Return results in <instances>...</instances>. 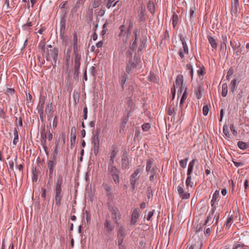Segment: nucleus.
<instances>
[{
  "label": "nucleus",
  "instance_id": "nucleus-26",
  "mask_svg": "<svg viewBox=\"0 0 249 249\" xmlns=\"http://www.w3.org/2000/svg\"><path fill=\"white\" fill-rule=\"evenodd\" d=\"M115 0H105L104 5L107 8H110L111 6L115 7L118 1L114 2Z\"/></svg>",
  "mask_w": 249,
  "mask_h": 249
},
{
  "label": "nucleus",
  "instance_id": "nucleus-56",
  "mask_svg": "<svg viewBox=\"0 0 249 249\" xmlns=\"http://www.w3.org/2000/svg\"><path fill=\"white\" fill-rule=\"evenodd\" d=\"M237 101H239L240 102H242V98H243V92H240L237 95Z\"/></svg>",
  "mask_w": 249,
  "mask_h": 249
},
{
  "label": "nucleus",
  "instance_id": "nucleus-2",
  "mask_svg": "<svg viewBox=\"0 0 249 249\" xmlns=\"http://www.w3.org/2000/svg\"><path fill=\"white\" fill-rule=\"evenodd\" d=\"M184 80L183 76L182 75H178L176 79L175 83L174 84L173 87L171 89V92L173 95V99L175 98L176 94V89H178V99L181 95V99L180 101L179 106L181 107L184 101L187 99V88L185 87L183 84Z\"/></svg>",
  "mask_w": 249,
  "mask_h": 249
},
{
  "label": "nucleus",
  "instance_id": "nucleus-38",
  "mask_svg": "<svg viewBox=\"0 0 249 249\" xmlns=\"http://www.w3.org/2000/svg\"><path fill=\"white\" fill-rule=\"evenodd\" d=\"M230 88L231 91L233 93L236 89V80H232L230 84Z\"/></svg>",
  "mask_w": 249,
  "mask_h": 249
},
{
  "label": "nucleus",
  "instance_id": "nucleus-31",
  "mask_svg": "<svg viewBox=\"0 0 249 249\" xmlns=\"http://www.w3.org/2000/svg\"><path fill=\"white\" fill-rule=\"evenodd\" d=\"M56 165V162L50 160L48 162V166L49 170V175H52L53 173V168Z\"/></svg>",
  "mask_w": 249,
  "mask_h": 249
},
{
  "label": "nucleus",
  "instance_id": "nucleus-42",
  "mask_svg": "<svg viewBox=\"0 0 249 249\" xmlns=\"http://www.w3.org/2000/svg\"><path fill=\"white\" fill-rule=\"evenodd\" d=\"M233 215H229L228 218L227 219L226 222V225L227 227H228V228L231 226V224L232 223V220H233Z\"/></svg>",
  "mask_w": 249,
  "mask_h": 249
},
{
  "label": "nucleus",
  "instance_id": "nucleus-16",
  "mask_svg": "<svg viewBox=\"0 0 249 249\" xmlns=\"http://www.w3.org/2000/svg\"><path fill=\"white\" fill-rule=\"evenodd\" d=\"M103 186L105 190L107 196L108 198H112L113 197V193L111 186L105 183L103 184Z\"/></svg>",
  "mask_w": 249,
  "mask_h": 249
},
{
  "label": "nucleus",
  "instance_id": "nucleus-58",
  "mask_svg": "<svg viewBox=\"0 0 249 249\" xmlns=\"http://www.w3.org/2000/svg\"><path fill=\"white\" fill-rule=\"evenodd\" d=\"M230 129H231V131L232 132L233 135L236 136L237 135V132L235 130V128L233 124L231 125Z\"/></svg>",
  "mask_w": 249,
  "mask_h": 249
},
{
  "label": "nucleus",
  "instance_id": "nucleus-6",
  "mask_svg": "<svg viewBox=\"0 0 249 249\" xmlns=\"http://www.w3.org/2000/svg\"><path fill=\"white\" fill-rule=\"evenodd\" d=\"M48 134L47 135L46 132H45V127H42L41 128V142L42 146L44 150L46 151L47 147L46 145V139H48L49 141H51L53 139V134L50 132V130L48 131Z\"/></svg>",
  "mask_w": 249,
  "mask_h": 249
},
{
  "label": "nucleus",
  "instance_id": "nucleus-15",
  "mask_svg": "<svg viewBox=\"0 0 249 249\" xmlns=\"http://www.w3.org/2000/svg\"><path fill=\"white\" fill-rule=\"evenodd\" d=\"M137 63L129 61L126 64V72L127 74H129L130 72L134 71V69L137 67Z\"/></svg>",
  "mask_w": 249,
  "mask_h": 249
},
{
  "label": "nucleus",
  "instance_id": "nucleus-8",
  "mask_svg": "<svg viewBox=\"0 0 249 249\" xmlns=\"http://www.w3.org/2000/svg\"><path fill=\"white\" fill-rule=\"evenodd\" d=\"M183 182H182L181 184L178 185L177 187L178 193L179 197L182 199H187L190 197V194L188 191L185 192L184 188Z\"/></svg>",
  "mask_w": 249,
  "mask_h": 249
},
{
  "label": "nucleus",
  "instance_id": "nucleus-60",
  "mask_svg": "<svg viewBox=\"0 0 249 249\" xmlns=\"http://www.w3.org/2000/svg\"><path fill=\"white\" fill-rule=\"evenodd\" d=\"M128 161L126 160H122V167L123 168H126L128 166Z\"/></svg>",
  "mask_w": 249,
  "mask_h": 249
},
{
  "label": "nucleus",
  "instance_id": "nucleus-44",
  "mask_svg": "<svg viewBox=\"0 0 249 249\" xmlns=\"http://www.w3.org/2000/svg\"><path fill=\"white\" fill-rule=\"evenodd\" d=\"M128 74L124 73V75L122 76L121 79H120V83L122 84V86L124 85V84L125 83L126 81L128 78Z\"/></svg>",
  "mask_w": 249,
  "mask_h": 249
},
{
  "label": "nucleus",
  "instance_id": "nucleus-57",
  "mask_svg": "<svg viewBox=\"0 0 249 249\" xmlns=\"http://www.w3.org/2000/svg\"><path fill=\"white\" fill-rule=\"evenodd\" d=\"M74 63H75V66H74L75 72L78 73V71L80 69V62H74Z\"/></svg>",
  "mask_w": 249,
  "mask_h": 249
},
{
  "label": "nucleus",
  "instance_id": "nucleus-33",
  "mask_svg": "<svg viewBox=\"0 0 249 249\" xmlns=\"http://www.w3.org/2000/svg\"><path fill=\"white\" fill-rule=\"evenodd\" d=\"M145 9L143 6H141L138 10V17L140 20H142L145 14Z\"/></svg>",
  "mask_w": 249,
  "mask_h": 249
},
{
  "label": "nucleus",
  "instance_id": "nucleus-53",
  "mask_svg": "<svg viewBox=\"0 0 249 249\" xmlns=\"http://www.w3.org/2000/svg\"><path fill=\"white\" fill-rule=\"evenodd\" d=\"M150 127V124L149 123H145L142 125V129L144 131H147Z\"/></svg>",
  "mask_w": 249,
  "mask_h": 249
},
{
  "label": "nucleus",
  "instance_id": "nucleus-43",
  "mask_svg": "<svg viewBox=\"0 0 249 249\" xmlns=\"http://www.w3.org/2000/svg\"><path fill=\"white\" fill-rule=\"evenodd\" d=\"M178 21V16L174 13L172 16V24L173 25V27H175Z\"/></svg>",
  "mask_w": 249,
  "mask_h": 249
},
{
  "label": "nucleus",
  "instance_id": "nucleus-52",
  "mask_svg": "<svg viewBox=\"0 0 249 249\" xmlns=\"http://www.w3.org/2000/svg\"><path fill=\"white\" fill-rule=\"evenodd\" d=\"M101 3V0H94L92 4V8H96L98 7Z\"/></svg>",
  "mask_w": 249,
  "mask_h": 249
},
{
  "label": "nucleus",
  "instance_id": "nucleus-3",
  "mask_svg": "<svg viewBox=\"0 0 249 249\" xmlns=\"http://www.w3.org/2000/svg\"><path fill=\"white\" fill-rule=\"evenodd\" d=\"M133 26V23L131 18L127 19L126 21L124 20V24L120 26L118 36L124 43H126L130 36Z\"/></svg>",
  "mask_w": 249,
  "mask_h": 249
},
{
  "label": "nucleus",
  "instance_id": "nucleus-29",
  "mask_svg": "<svg viewBox=\"0 0 249 249\" xmlns=\"http://www.w3.org/2000/svg\"><path fill=\"white\" fill-rule=\"evenodd\" d=\"M192 175H187V177L185 182L187 189L189 190V187L192 188L194 187V183L192 181Z\"/></svg>",
  "mask_w": 249,
  "mask_h": 249
},
{
  "label": "nucleus",
  "instance_id": "nucleus-35",
  "mask_svg": "<svg viewBox=\"0 0 249 249\" xmlns=\"http://www.w3.org/2000/svg\"><path fill=\"white\" fill-rule=\"evenodd\" d=\"M13 133H14V140L13 141V143L14 145H16L17 144V143L18 142V140H19L18 132L17 131V128H15L14 129Z\"/></svg>",
  "mask_w": 249,
  "mask_h": 249
},
{
  "label": "nucleus",
  "instance_id": "nucleus-37",
  "mask_svg": "<svg viewBox=\"0 0 249 249\" xmlns=\"http://www.w3.org/2000/svg\"><path fill=\"white\" fill-rule=\"evenodd\" d=\"M195 8L191 7L190 9V15L189 17V21L191 22H192L194 21V18H195Z\"/></svg>",
  "mask_w": 249,
  "mask_h": 249
},
{
  "label": "nucleus",
  "instance_id": "nucleus-1",
  "mask_svg": "<svg viewBox=\"0 0 249 249\" xmlns=\"http://www.w3.org/2000/svg\"><path fill=\"white\" fill-rule=\"evenodd\" d=\"M38 49L42 54L44 58L54 68L56 66V60L58 57V50L56 48L53 47L51 45L45 46V43L42 41L38 45Z\"/></svg>",
  "mask_w": 249,
  "mask_h": 249
},
{
  "label": "nucleus",
  "instance_id": "nucleus-34",
  "mask_svg": "<svg viewBox=\"0 0 249 249\" xmlns=\"http://www.w3.org/2000/svg\"><path fill=\"white\" fill-rule=\"evenodd\" d=\"M76 139V129L74 127H73L71 129V144H72L73 142H75Z\"/></svg>",
  "mask_w": 249,
  "mask_h": 249
},
{
  "label": "nucleus",
  "instance_id": "nucleus-41",
  "mask_svg": "<svg viewBox=\"0 0 249 249\" xmlns=\"http://www.w3.org/2000/svg\"><path fill=\"white\" fill-rule=\"evenodd\" d=\"M188 160H189V158H186L183 160H181L179 161V164H180V166L183 168H185L186 167V165H187V162L188 161Z\"/></svg>",
  "mask_w": 249,
  "mask_h": 249
},
{
  "label": "nucleus",
  "instance_id": "nucleus-19",
  "mask_svg": "<svg viewBox=\"0 0 249 249\" xmlns=\"http://www.w3.org/2000/svg\"><path fill=\"white\" fill-rule=\"evenodd\" d=\"M154 160L153 159H149L146 161V172L147 174L151 173L152 168L155 165H153Z\"/></svg>",
  "mask_w": 249,
  "mask_h": 249
},
{
  "label": "nucleus",
  "instance_id": "nucleus-63",
  "mask_svg": "<svg viewBox=\"0 0 249 249\" xmlns=\"http://www.w3.org/2000/svg\"><path fill=\"white\" fill-rule=\"evenodd\" d=\"M57 125V118L55 116L53 119V128L54 129L56 127Z\"/></svg>",
  "mask_w": 249,
  "mask_h": 249
},
{
  "label": "nucleus",
  "instance_id": "nucleus-25",
  "mask_svg": "<svg viewBox=\"0 0 249 249\" xmlns=\"http://www.w3.org/2000/svg\"><path fill=\"white\" fill-rule=\"evenodd\" d=\"M146 42L147 38L145 36H142L140 38V44L138 48V51H142L145 48Z\"/></svg>",
  "mask_w": 249,
  "mask_h": 249
},
{
  "label": "nucleus",
  "instance_id": "nucleus-45",
  "mask_svg": "<svg viewBox=\"0 0 249 249\" xmlns=\"http://www.w3.org/2000/svg\"><path fill=\"white\" fill-rule=\"evenodd\" d=\"M237 145L238 147L241 149H245L247 148L248 147V146L245 142L242 141H239L238 142Z\"/></svg>",
  "mask_w": 249,
  "mask_h": 249
},
{
  "label": "nucleus",
  "instance_id": "nucleus-4",
  "mask_svg": "<svg viewBox=\"0 0 249 249\" xmlns=\"http://www.w3.org/2000/svg\"><path fill=\"white\" fill-rule=\"evenodd\" d=\"M63 182V178L62 176L59 175L57 179L54 190L55 193V202L58 206H60L61 204V199L63 197L62 192L61 185Z\"/></svg>",
  "mask_w": 249,
  "mask_h": 249
},
{
  "label": "nucleus",
  "instance_id": "nucleus-62",
  "mask_svg": "<svg viewBox=\"0 0 249 249\" xmlns=\"http://www.w3.org/2000/svg\"><path fill=\"white\" fill-rule=\"evenodd\" d=\"M148 8H149L150 12L153 13L154 12V6L153 3H149L148 5Z\"/></svg>",
  "mask_w": 249,
  "mask_h": 249
},
{
  "label": "nucleus",
  "instance_id": "nucleus-47",
  "mask_svg": "<svg viewBox=\"0 0 249 249\" xmlns=\"http://www.w3.org/2000/svg\"><path fill=\"white\" fill-rule=\"evenodd\" d=\"M76 50H74V62H80L81 55L76 52Z\"/></svg>",
  "mask_w": 249,
  "mask_h": 249
},
{
  "label": "nucleus",
  "instance_id": "nucleus-22",
  "mask_svg": "<svg viewBox=\"0 0 249 249\" xmlns=\"http://www.w3.org/2000/svg\"><path fill=\"white\" fill-rule=\"evenodd\" d=\"M196 161V159H194L189 162L187 170V175H192L194 169V165L195 164Z\"/></svg>",
  "mask_w": 249,
  "mask_h": 249
},
{
  "label": "nucleus",
  "instance_id": "nucleus-32",
  "mask_svg": "<svg viewBox=\"0 0 249 249\" xmlns=\"http://www.w3.org/2000/svg\"><path fill=\"white\" fill-rule=\"evenodd\" d=\"M45 98H41L39 102L38 107H37V109L38 111L42 113V111H44V106L45 104Z\"/></svg>",
  "mask_w": 249,
  "mask_h": 249
},
{
  "label": "nucleus",
  "instance_id": "nucleus-5",
  "mask_svg": "<svg viewBox=\"0 0 249 249\" xmlns=\"http://www.w3.org/2000/svg\"><path fill=\"white\" fill-rule=\"evenodd\" d=\"M143 169L141 165H138L134 168V172L130 177V182L132 190H134L137 182L139 180V178L137 177L138 175L142 172Z\"/></svg>",
  "mask_w": 249,
  "mask_h": 249
},
{
  "label": "nucleus",
  "instance_id": "nucleus-49",
  "mask_svg": "<svg viewBox=\"0 0 249 249\" xmlns=\"http://www.w3.org/2000/svg\"><path fill=\"white\" fill-rule=\"evenodd\" d=\"M73 49L75 51V50H77V36L76 34V33H74L73 34Z\"/></svg>",
  "mask_w": 249,
  "mask_h": 249
},
{
  "label": "nucleus",
  "instance_id": "nucleus-50",
  "mask_svg": "<svg viewBox=\"0 0 249 249\" xmlns=\"http://www.w3.org/2000/svg\"><path fill=\"white\" fill-rule=\"evenodd\" d=\"M239 5L238 0H232V9H234L235 11L237 10V7Z\"/></svg>",
  "mask_w": 249,
  "mask_h": 249
},
{
  "label": "nucleus",
  "instance_id": "nucleus-48",
  "mask_svg": "<svg viewBox=\"0 0 249 249\" xmlns=\"http://www.w3.org/2000/svg\"><path fill=\"white\" fill-rule=\"evenodd\" d=\"M209 107L208 105L204 106L202 109L203 114L204 116H206L208 115L209 111Z\"/></svg>",
  "mask_w": 249,
  "mask_h": 249
},
{
  "label": "nucleus",
  "instance_id": "nucleus-55",
  "mask_svg": "<svg viewBox=\"0 0 249 249\" xmlns=\"http://www.w3.org/2000/svg\"><path fill=\"white\" fill-rule=\"evenodd\" d=\"M32 26V22L29 21L26 24H25L23 25L22 28L24 30H27Z\"/></svg>",
  "mask_w": 249,
  "mask_h": 249
},
{
  "label": "nucleus",
  "instance_id": "nucleus-21",
  "mask_svg": "<svg viewBox=\"0 0 249 249\" xmlns=\"http://www.w3.org/2000/svg\"><path fill=\"white\" fill-rule=\"evenodd\" d=\"M126 109L129 111H131L134 107V105L131 97H129L126 98Z\"/></svg>",
  "mask_w": 249,
  "mask_h": 249
},
{
  "label": "nucleus",
  "instance_id": "nucleus-64",
  "mask_svg": "<svg viewBox=\"0 0 249 249\" xmlns=\"http://www.w3.org/2000/svg\"><path fill=\"white\" fill-rule=\"evenodd\" d=\"M9 164V168L11 169V170H14V162L13 160H10L8 162Z\"/></svg>",
  "mask_w": 249,
  "mask_h": 249
},
{
  "label": "nucleus",
  "instance_id": "nucleus-36",
  "mask_svg": "<svg viewBox=\"0 0 249 249\" xmlns=\"http://www.w3.org/2000/svg\"><path fill=\"white\" fill-rule=\"evenodd\" d=\"M228 93V85L227 84H223L222 85V96L225 97L227 96Z\"/></svg>",
  "mask_w": 249,
  "mask_h": 249
},
{
  "label": "nucleus",
  "instance_id": "nucleus-61",
  "mask_svg": "<svg viewBox=\"0 0 249 249\" xmlns=\"http://www.w3.org/2000/svg\"><path fill=\"white\" fill-rule=\"evenodd\" d=\"M219 218V214L218 213H216L214 215V217L213 222L214 221H215V224H217L218 222Z\"/></svg>",
  "mask_w": 249,
  "mask_h": 249
},
{
  "label": "nucleus",
  "instance_id": "nucleus-51",
  "mask_svg": "<svg viewBox=\"0 0 249 249\" xmlns=\"http://www.w3.org/2000/svg\"><path fill=\"white\" fill-rule=\"evenodd\" d=\"M222 43L221 44V48L226 46V43L227 42V36L226 35H222Z\"/></svg>",
  "mask_w": 249,
  "mask_h": 249
},
{
  "label": "nucleus",
  "instance_id": "nucleus-9",
  "mask_svg": "<svg viewBox=\"0 0 249 249\" xmlns=\"http://www.w3.org/2000/svg\"><path fill=\"white\" fill-rule=\"evenodd\" d=\"M125 229L123 226H120L118 228L117 230V239L118 245L120 247L122 246L124 239L125 236Z\"/></svg>",
  "mask_w": 249,
  "mask_h": 249
},
{
  "label": "nucleus",
  "instance_id": "nucleus-27",
  "mask_svg": "<svg viewBox=\"0 0 249 249\" xmlns=\"http://www.w3.org/2000/svg\"><path fill=\"white\" fill-rule=\"evenodd\" d=\"M104 225L108 232H111L113 231L114 227L111 224L110 221L107 218L105 220Z\"/></svg>",
  "mask_w": 249,
  "mask_h": 249
},
{
  "label": "nucleus",
  "instance_id": "nucleus-17",
  "mask_svg": "<svg viewBox=\"0 0 249 249\" xmlns=\"http://www.w3.org/2000/svg\"><path fill=\"white\" fill-rule=\"evenodd\" d=\"M203 92L204 89L201 85H199L195 89V93L198 99H200L202 97Z\"/></svg>",
  "mask_w": 249,
  "mask_h": 249
},
{
  "label": "nucleus",
  "instance_id": "nucleus-28",
  "mask_svg": "<svg viewBox=\"0 0 249 249\" xmlns=\"http://www.w3.org/2000/svg\"><path fill=\"white\" fill-rule=\"evenodd\" d=\"M219 191H215L213 194V198L211 200V205L212 207H214L216 204V202L217 201L219 198Z\"/></svg>",
  "mask_w": 249,
  "mask_h": 249
},
{
  "label": "nucleus",
  "instance_id": "nucleus-54",
  "mask_svg": "<svg viewBox=\"0 0 249 249\" xmlns=\"http://www.w3.org/2000/svg\"><path fill=\"white\" fill-rule=\"evenodd\" d=\"M9 7V0H5V3L2 6V9L7 10Z\"/></svg>",
  "mask_w": 249,
  "mask_h": 249
},
{
  "label": "nucleus",
  "instance_id": "nucleus-10",
  "mask_svg": "<svg viewBox=\"0 0 249 249\" xmlns=\"http://www.w3.org/2000/svg\"><path fill=\"white\" fill-rule=\"evenodd\" d=\"M109 211L111 213V217L113 221L117 224L118 221L121 218V215L119 210L117 208L110 207Z\"/></svg>",
  "mask_w": 249,
  "mask_h": 249
},
{
  "label": "nucleus",
  "instance_id": "nucleus-20",
  "mask_svg": "<svg viewBox=\"0 0 249 249\" xmlns=\"http://www.w3.org/2000/svg\"><path fill=\"white\" fill-rule=\"evenodd\" d=\"M53 105L52 103H51L47 105L46 107L45 112L47 115L48 120L50 121L51 118V115L53 113Z\"/></svg>",
  "mask_w": 249,
  "mask_h": 249
},
{
  "label": "nucleus",
  "instance_id": "nucleus-30",
  "mask_svg": "<svg viewBox=\"0 0 249 249\" xmlns=\"http://www.w3.org/2000/svg\"><path fill=\"white\" fill-rule=\"evenodd\" d=\"M207 37L209 42L211 45L213 49H216L217 45L215 39L210 36H208Z\"/></svg>",
  "mask_w": 249,
  "mask_h": 249
},
{
  "label": "nucleus",
  "instance_id": "nucleus-40",
  "mask_svg": "<svg viewBox=\"0 0 249 249\" xmlns=\"http://www.w3.org/2000/svg\"><path fill=\"white\" fill-rule=\"evenodd\" d=\"M108 22L106 21L103 26V30L101 33V35L104 36L108 30Z\"/></svg>",
  "mask_w": 249,
  "mask_h": 249
},
{
  "label": "nucleus",
  "instance_id": "nucleus-7",
  "mask_svg": "<svg viewBox=\"0 0 249 249\" xmlns=\"http://www.w3.org/2000/svg\"><path fill=\"white\" fill-rule=\"evenodd\" d=\"M180 40L182 43V48L179 49L178 54L179 57L182 59L184 58L185 54H188L189 49L185 37L181 36L180 37Z\"/></svg>",
  "mask_w": 249,
  "mask_h": 249
},
{
  "label": "nucleus",
  "instance_id": "nucleus-18",
  "mask_svg": "<svg viewBox=\"0 0 249 249\" xmlns=\"http://www.w3.org/2000/svg\"><path fill=\"white\" fill-rule=\"evenodd\" d=\"M133 34L135 40L130 46V49H131L133 51L136 49L137 40H138V37L139 36L140 31L138 30H135Z\"/></svg>",
  "mask_w": 249,
  "mask_h": 249
},
{
  "label": "nucleus",
  "instance_id": "nucleus-39",
  "mask_svg": "<svg viewBox=\"0 0 249 249\" xmlns=\"http://www.w3.org/2000/svg\"><path fill=\"white\" fill-rule=\"evenodd\" d=\"M157 170V166H153L151 173H149V174H150V176L149 177L150 180L152 181L153 180Z\"/></svg>",
  "mask_w": 249,
  "mask_h": 249
},
{
  "label": "nucleus",
  "instance_id": "nucleus-24",
  "mask_svg": "<svg viewBox=\"0 0 249 249\" xmlns=\"http://www.w3.org/2000/svg\"><path fill=\"white\" fill-rule=\"evenodd\" d=\"M139 217V213L137 210V209H135L133 211L132 213V217H131V223L132 224H135L137 221L138 218Z\"/></svg>",
  "mask_w": 249,
  "mask_h": 249
},
{
  "label": "nucleus",
  "instance_id": "nucleus-59",
  "mask_svg": "<svg viewBox=\"0 0 249 249\" xmlns=\"http://www.w3.org/2000/svg\"><path fill=\"white\" fill-rule=\"evenodd\" d=\"M155 212V210H153V211H150L148 213V215H147V220H150V219L151 218V217L153 216V214H154V213Z\"/></svg>",
  "mask_w": 249,
  "mask_h": 249
},
{
  "label": "nucleus",
  "instance_id": "nucleus-23",
  "mask_svg": "<svg viewBox=\"0 0 249 249\" xmlns=\"http://www.w3.org/2000/svg\"><path fill=\"white\" fill-rule=\"evenodd\" d=\"M178 107V104H175L174 103L171 104L170 107H169V108L167 111L168 114L169 115H173L175 114V111L177 109Z\"/></svg>",
  "mask_w": 249,
  "mask_h": 249
},
{
  "label": "nucleus",
  "instance_id": "nucleus-11",
  "mask_svg": "<svg viewBox=\"0 0 249 249\" xmlns=\"http://www.w3.org/2000/svg\"><path fill=\"white\" fill-rule=\"evenodd\" d=\"M118 153V147L116 145H113L108 154L109 160L108 164H115V158Z\"/></svg>",
  "mask_w": 249,
  "mask_h": 249
},
{
  "label": "nucleus",
  "instance_id": "nucleus-12",
  "mask_svg": "<svg viewBox=\"0 0 249 249\" xmlns=\"http://www.w3.org/2000/svg\"><path fill=\"white\" fill-rule=\"evenodd\" d=\"M107 173L110 176L120 175L121 171L115 165V164H108L107 167Z\"/></svg>",
  "mask_w": 249,
  "mask_h": 249
},
{
  "label": "nucleus",
  "instance_id": "nucleus-13",
  "mask_svg": "<svg viewBox=\"0 0 249 249\" xmlns=\"http://www.w3.org/2000/svg\"><path fill=\"white\" fill-rule=\"evenodd\" d=\"M93 145V150L94 154L97 155L98 154L99 151V136H94L92 138V142Z\"/></svg>",
  "mask_w": 249,
  "mask_h": 249
},
{
  "label": "nucleus",
  "instance_id": "nucleus-14",
  "mask_svg": "<svg viewBox=\"0 0 249 249\" xmlns=\"http://www.w3.org/2000/svg\"><path fill=\"white\" fill-rule=\"evenodd\" d=\"M189 243L192 244L195 249H201L202 244L198 237L193 236Z\"/></svg>",
  "mask_w": 249,
  "mask_h": 249
},
{
  "label": "nucleus",
  "instance_id": "nucleus-46",
  "mask_svg": "<svg viewBox=\"0 0 249 249\" xmlns=\"http://www.w3.org/2000/svg\"><path fill=\"white\" fill-rule=\"evenodd\" d=\"M113 180L114 183L116 185H118L120 183V175H114L113 176H110Z\"/></svg>",
  "mask_w": 249,
  "mask_h": 249
}]
</instances>
